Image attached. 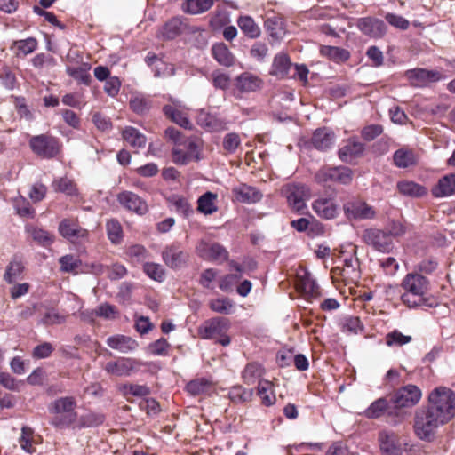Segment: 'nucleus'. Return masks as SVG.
<instances>
[{
	"label": "nucleus",
	"mask_w": 455,
	"mask_h": 455,
	"mask_svg": "<svg viewBox=\"0 0 455 455\" xmlns=\"http://www.w3.org/2000/svg\"><path fill=\"white\" fill-rule=\"evenodd\" d=\"M400 287L403 290L401 300L407 307L431 306L427 299L430 282L419 272L406 274L401 281Z\"/></svg>",
	"instance_id": "obj_1"
},
{
	"label": "nucleus",
	"mask_w": 455,
	"mask_h": 455,
	"mask_svg": "<svg viewBox=\"0 0 455 455\" xmlns=\"http://www.w3.org/2000/svg\"><path fill=\"white\" fill-rule=\"evenodd\" d=\"M77 402L74 396H62L51 402L48 411L52 415L51 424L58 428L68 427L77 419Z\"/></svg>",
	"instance_id": "obj_2"
},
{
	"label": "nucleus",
	"mask_w": 455,
	"mask_h": 455,
	"mask_svg": "<svg viewBox=\"0 0 455 455\" xmlns=\"http://www.w3.org/2000/svg\"><path fill=\"white\" fill-rule=\"evenodd\" d=\"M428 408L447 423L455 416V393L447 387L435 388L428 397Z\"/></svg>",
	"instance_id": "obj_3"
},
{
	"label": "nucleus",
	"mask_w": 455,
	"mask_h": 455,
	"mask_svg": "<svg viewBox=\"0 0 455 455\" xmlns=\"http://www.w3.org/2000/svg\"><path fill=\"white\" fill-rule=\"evenodd\" d=\"M203 145L199 140L186 139L183 142L174 145L172 149V162L179 165H186L190 162L202 159Z\"/></svg>",
	"instance_id": "obj_4"
},
{
	"label": "nucleus",
	"mask_w": 455,
	"mask_h": 455,
	"mask_svg": "<svg viewBox=\"0 0 455 455\" xmlns=\"http://www.w3.org/2000/svg\"><path fill=\"white\" fill-rule=\"evenodd\" d=\"M229 321L223 317H214L205 321L198 330L203 339H214L222 346H228L230 339L228 336Z\"/></svg>",
	"instance_id": "obj_5"
},
{
	"label": "nucleus",
	"mask_w": 455,
	"mask_h": 455,
	"mask_svg": "<svg viewBox=\"0 0 455 455\" xmlns=\"http://www.w3.org/2000/svg\"><path fill=\"white\" fill-rule=\"evenodd\" d=\"M445 424L429 408L419 410L415 415V433L422 440H430L435 429Z\"/></svg>",
	"instance_id": "obj_6"
},
{
	"label": "nucleus",
	"mask_w": 455,
	"mask_h": 455,
	"mask_svg": "<svg viewBox=\"0 0 455 455\" xmlns=\"http://www.w3.org/2000/svg\"><path fill=\"white\" fill-rule=\"evenodd\" d=\"M353 180V171L347 166H324L317 171L315 180L321 185L339 183L347 185Z\"/></svg>",
	"instance_id": "obj_7"
},
{
	"label": "nucleus",
	"mask_w": 455,
	"mask_h": 455,
	"mask_svg": "<svg viewBox=\"0 0 455 455\" xmlns=\"http://www.w3.org/2000/svg\"><path fill=\"white\" fill-rule=\"evenodd\" d=\"M405 77L413 87L425 88L431 84L444 80L446 76L436 69L416 68L405 72Z\"/></svg>",
	"instance_id": "obj_8"
},
{
	"label": "nucleus",
	"mask_w": 455,
	"mask_h": 455,
	"mask_svg": "<svg viewBox=\"0 0 455 455\" xmlns=\"http://www.w3.org/2000/svg\"><path fill=\"white\" fill-rule=\"evenodd\" d=\"M285 196L291 209L301 213L307 208L306 200L310 197V189L304 184H290L285 188Z\"/></svg>",
	"instance_id": "obj_9"
},
{
	"label": "nucleus",
	"mask_w": 455,
	"mask_h": 455,
	"mask_svg": "<svg viewBox=\"0 0 455 455\" xmlns=\"http://www.w3.org/2000/svg\"><path fill=\"white\" fill-rule=\"evenodd\" d=\"M344 214L349 220H372L376 217L375 209L359 199L347 201L343 204Z\"/></svg>",
	"instance_id": "obj_10"
},
{
	"label": "nucleus",
	"mask_w": 455,
	"mask_h": 455,
	"mask_svg": "<svg viewBox=\"0 0 455 455\" xmlns=\"http://www.w3.org/2000/svg\"><path fill=\"white\" fill-rule=\"evenodd\" d=\"M363 242L380 252H389L393 248V240L385 230L368 228L363 233Z\"/></svg>",
	"instance_id": "obj_11"
},
{
	"label": "nucleus",
	"mask_w": 455,
	"mask_h": 455,
	"mask_svg": "<svg viewBox=\"0 0 455 455\" xmlns=\"http://www.w3.org/2000/svg\"><path fill=\"white\" fill-rule=\"evenodd\" d=\"M143 365V363L140 360L130 358V357H119L116 361L108 362L104 370L108 374L116 377H127L130 376L133 371Z\"/></svg>",
	"instance_id": "obj_12"
},
{
	"label": "nucleus",
	"mask_w": 455,
	"mask_h": 455,
	"mask_svg": "<svg viewBox=\"0 0 455 455\" xmlns=\"http://www.w3.org/2000/svg\"><path fill=\"white\" fill-rule=\"evenodd\" d=\"M162 259L168 267L180 269L187 265L189 254L181 248L180 244L173 243L164 248Z\"/></svg>",
	"instance_id": "obj_13"
},
{
	"label": "nucleus",
	"mask_w": 455,
	"mask_h": 455,
	"mask_svg": "<svg viewBox=\"0 0 455 455\" xmlns=\"http://www.w3.org/2000/svg\"><path fill=\"white\" fill-rule=\"evenodd\" d=\"M29 144L33 152L41 157L52 158L55 156L60 150L57 140L52 136H35L30 140Z\"/></svg>",
	"instance_id": "obj_14"
},
{
	"label": "nucleus",
	"mask_w": 455,
	"mask_h": 455,
	"mask_svg": "<svg viewBox=\"0 0 455 455\" xmlns=\"http://www.w3.org/2000/svg\"><path fill=\"white\" fill-rule=\"evenodd\" d=\"M197 255L204 260L222 263L228 259V251L218 243L200 241L196 247Z\"/></svg>",
	"instance_id": "obj_15"
},
{
	"label": "nucleus",
	"mask_w": 455,
	"mask_h": 455,
	"mask_svg": "<svg viewBox=\"0 0 455 455\" xmlns=\"http://www.w3.org/2000/svg\"><path fill=\"white\" fill-rule=\"evenodd\" d=\"M343 267H335L331 270L333 275H340L343 281L347 283H355L360 278L359 260L355 256V249L343 259Z\"/></svg>",
	"instance_id": "obj_16"
},
{
	"label": "nucleus",
	"mask_w": 455,
	"mask_h": 455,
	"mask_svg": "<svg viewBox=\"0 0 455 455\" xmlns=\"http://www.w3.org/2000/svg\"><path fill=\"white\" fill-rule=\"evenodd\" d=\"M421 390L415 385H407L399 388L392 398L395 407H411L417 404L421 399Z\"/></svg>",
	"instance_id": "obj_17"
},
{
	"label": "nucleus",
	"mask_w": 455,
	"mask_h": 455,
	"mask_svg": "<svg viewBox=\"0 0 455 455\" xmlns=\"http://www.w3.org/2000/svg\"><path fill=\"white\" fill-rule=\"evenodd\" d=\"M58 230L61 236L73 243L86 240L89 234L78 224L76 220L71 219L62 220L59 224Z\"/></svg>",
	"instance_id": "obj_18"
},
{
	"label": "nucleus",
	"mask_w": 455,
	"mask_h": 455,
	"mask_svg": "<svg viewBox=\"0 0 455 455\" xmlns=\"http://www.w3.org/2000/svg\"><path fill=\"white\" fill-rule=\"evenodd\" d=\"M312 209L320 219L326 220L336 219L339 213V204L331 197H317L312 203Z\"/></svg>",
	"instance_id": "obj_19"
},
{
	"label": "nucleus",
	"mask_w": 455,
	"mask_h": 455,
	"mask_svg": "<svg viewBox=\"0 0 455 455\" xmlns=\"http://www.w3.org/2000/svg\"><path fill=\"white\" fill-rule=\"evenodd\" d=\"M356 26L362 33L373 38H381L387 32L385 22L371 16L360 18Z\"/></svg>",
	"instance_id": "obj_20"
},
{
	"label": "nucleus",
	"mask_w": 455,
	"mask_h": 455,
	"mask_svg": "<svg viewBox=\"0 0 455 455\" xmlns=\"http://www.w3.org/2000/svg\"><path fill=\"white\" fill-rule=\"evenodd\" d=\"M293 65L290 56L286 52H278L273 59L269 75L280 80L290 79L291 70Z\"/></svg>",
	"instance_id": "obj_21"
},
{
	"label": "nucleus",
	"mask_w": 455,
	"mask_h": 455,
	"mask_svg": "<svg viewBox=\"0 0 455 455\" xmlns=\"http://www.w3.org/2000/svg\"><path fill=\"white\" fill-rule=\"evenodd\" d=\"M117 201L126 210L133 212L139 215H143L148 211V206L146 201L131 191L119 193L117 196Z\"/></svg>",
	"instance_id": "obj_22"
},
{
	"label": "nucleus",
	"mask_w": 455,
	"mask_h": 455,
	"mask_svg": "<svg viewBox=\"0 0 455 455\" xmlns=\"http://www.w3.org/2000/svg\"><path fill=\"white\" fill-rule=\"evenodd\" d=\"M364 151V145L355 139L346 140L339 149V157L342 162L352 163L361 157Z\"/></svg>",
	"instance_id": "obj_23"
},
{
	"label": "nucleus",
	"mask_w": 455,
	"mask_h": 455,
	"mask_svg": "<svg viewBox=\"0 0 455 455\" xmlns=\"http://www.w3.org/2000/svg\"><path fill=\"white\" fill-rule=\"evenodd\" d=\"M264 28L273 40H280L286 33L285 22L282 15L272 12L264 21Z\"/></svg>",
	"instance_id": "obj_24"
},
{
	"label": "nucleus",
	"mask_w": 455,
	"mask_h": 455,
	"mask_svg": "<svg viewBox=\"0 0 455 455\" xmlns=\"http://www.w3.org/2000/svg\"><path fill=\"white\" fill-rule=\"evenodd\" d=\"M379 442L382 455H402L399 438L394 432H379Z\"/></svg>",
	"instance_id": "obj_25"
},
{
	"label": "nucleus",
	"mask_w": 455,
	"mask_h": 455,
	"mask_svg": "<svg viewBox=\"0 0 455 455\" xmlns=\"http://www.w3.org/2000/svg\"><path fill=\"white\" fill-rule=\"evenodd\" d=\"M234 199L243 204H254L262 198V194L256 188L240 184L232 189Z\"/></svg>",
	"instance_id": "obj_26"
},
{
	"label": "nucleus",
	"mask_w": 455,
	"mask_h": 455,
	"mask_svg": "<svg viewBox=\"0 0 455 455\" xmlns=\"http://www.w3.org/2000/svg\"><path fill=\"white\" fill-rule=\"evenodd\" d=\"M186 19L175 16L168 20L161 28V36L165 40H172L187 29Z\"/></svg>",
	"instance_id": "obj_27"
},
{
	"label": "nucleus",
	"mask_w": 455,
	"mask_h": 455,
	"mask_svg": "<svg viewBox=\"0 0 455 455\" xmlns=\"http://www.w3.org/2000/svg\"><path fill=\"white\" fill-rule=\"evenodd\" d=\"M263 80L251 73L243 72L236 77L235 86L241 92L258 91L263 86Z\"/></svg>",
	"instance_id": "obj_28"
},
{
	"label": "nucleus",
	"mask_w": 455,
	"mask_h": 455,
	"mask_svg": "<svg viewBox=\"0 0 455 455\" xmlns=\"http://www.w3.org/2000/svg\"><path fill=\"white\" fill-rule=\"evenodd\" d=\"M107 345L112 349L126 354L137 348L138 343L131 337L124 335H114L107 339Z\"/></svg>",
	"instance_id": "obj_29"
},
{
	"label": "nucleus",
	"mask_w": 455,
	"mask_h": 455,
	"mask_svg": "<svg viewBox=\"0 0 455 455\" xmlns=\"http://www.w3.org/2000/svg\"><path fill=\"white\" fill-rule=\"evenodd\" d=\"M197 125L200 126L206 132H221L226 129L227 123L219 118L218 116H192Z\"/></svg>",
	"instance_id": "obj_30"
},
{
	"label": "nucleus",
	"mask_w": 455,
	"mask_h": 455,
	"mask_svg": "<svg viewBox=\"0 0 455 455\" xmlns=\"http://www.w3.org/2000/svg\"><path fill=\"white\" fill-rule=\"evenodd\" d=\"M26 232L35 243L43 247L50 246L55 240L53 234L34 225H27Z\"/></svg>",
	"instance_id": "obj_31"
},
{
	"label": "nucleus",
	"mask_w": 455,
	"mask_h": 455,
	"mask_svg": "<svg viewBox=\"0 0 455 455\" xmlns=\"http://www.w3.org/2000/svg\"><path fill=\"white\" fill-rule=\"evenodd\" d=\"M455 192V174H448L441 178L432 189L435 197L450 196Z\"/></svg>",
	"instance_id": "obj_32"
},
{
	"label": "nucleus",
	"mask_w": 455,
	"mask_h": 455,
	"mask_svg": "<svg viewBox=\"0 0 455 455\" xmlns=\"http://www.w3.org/2000/svg\"><path fill=\"white\" fill-rule=\"evenodd\" d=\"M334 133L326 128L317 129L312 137V144L319 150H327L334 144Z\"/></svg>",
	"instance_id": "obj_33"
},
{
	"label": "nucleus",
	"mask_w": 455,
	"mask_h": 455,
	"mask_svg": "<svg viewBox=\"0 0 455 455\" xmlns=\"http://www.w3.org/2000/svg\"><path fill=\"white\" fill-rule=\"evenodd\" d=\"M237 25L245 36L251 39L259 38L261 35L259 26L255 22L252 17L242 15L237 19Z\"/></svg>",
	"instance_id": "obj_34"
},
{
	"label": "nucleus",
	"mask_w": 455,
	"mask_h": 455,
	"mask_svg": "<svg viewBox=\"0 0 455 455\" xmlns=\"http://www.w3.org/2000/svg\"><path fill=\"white\" fill-rule=\"evenodd\" d=\"M214 4V0H185L181 4L183 12L190 15H197L210 10Z\"/></svg>",
	"instance_id": "obj_35"
},
{
	"label": "nucleus",
	"mask_w": 455,
	"mask_h": 455,
	"mask_svg": "<svg viewBox=\"0 0 455 455\" xmlns=\"http://www.w3.org/2000/svg\"><path fill=\"white\" fill-rule=\"evenodd\" d=\"M320 53L336 63L345 62L350 58L347 50L337 46L323 45L320 48Z\"/></svg>",
	"instance_id": "obj_36"
},
{
	"label": "nucleus",
	"mask_w": 455,
	"mask_h": 455,
	"mask_svg": "<svg viewBox=\"0 0 455 455\" xmlns=\"http://www.w3.org/2000/svg\"><path fill=\"white\" fill-rule=\"evenodd\" d=\"M217 195L212 192H206L197 200V210L204 215H210L218 211L216 205Z\"/></svg>",
	"instance_id": "obj_37"
},
{
	"label": "nucleus",
	"mask_w": 455,
	"mask_h": 455,
	"mask_svg": "<svg viewBox=\"0 0 455 455\" xmlns=\"http://www.w3.org/2000/svg\"><path fill=\"white\" fill-rule=\"evenodd\" d=\"M213 58L220 64L227 67L233 65L234 56L228 46L223 44H216L212 48Z\"/></svg>",
	"instance_id": "obj_38"
},
{
	"label": "nucleus",
	"mask_w": 455,
	"mask_h": 455,
	"mask_svg": "<svg viewBox=\"0 0 455 455\" xmlns=\"http://www.w3.org/2000/svg\"><path fill=\"white\" fill-rule=\"evenodd\" d=\"M258 395L261 399L262 404L266 406H270L276 401L273 384L268 380H259L258 385Z\"/></svg>",
	"instance_id": "obj_39"
},
{
	"label": "nucleus",
	"mask_w": 455,
	"mask_h": 455,
	"mask_svg": "<svg viewBox=\"0 0 455 455\" xmlns=\"http://www.w3.org/2000/svg\"><path fill=\"white\" fill-rule=\"evenodd\" d=\"M264 374V369L257 363H248L243 371V379L245 384L252 385L258 380H261Z\"/></svg>",
	"instance_id": "obj_40"
},
{
	"label": "nucleus",
	"mask_w": 455,
	"mask_h": 455,
	"mask_svg": "<svg viewBox=\"0 0 455 455\" xmlns=\"http://www.w3.org/2000/svg\"><path fill=\"white\" fill-rule=\"evenodd\" d=\"M151 107L152 100L149 96L138 93L132 95L130 99V108L137 114L148 112L151 109Z\"/></svg>",
	"instance_id": "obj_41"
},
{
	"label": "nucleus",
	"mask_w": 455,
	"mask_h": 455,
	"mask_svg": "<svg viewBox=\"0 0 455 455\" xmlns=\"http://www.w3.org/2000/svg\"><path fill=\"white\" fill-rule=\"evenodd\" d=\"M397 189L404 196L419 197L427 194V189L413 181L403 180L398 182Z\"/></svg>",
	"instance_id": "obj_42"
},
{
	"label": "nucleus",
	"mask_w": 455,
	"mask_h": 455,
	"mask_svg": "<svg viewBox=\"0 0 455 455\" xmlns=\"http://www.w3.org/2000/svg\"><path fill=\"white\" fill-rule=\"evenodd\" d=\"M395 164L399 168H407L416 164L417 159L412 150L400 148L394 154Z\"/></svg>",
	"instance_id": "obj_43"
},
{
	"label": "nucleus",
	"mask_w": 455,
	"mask_h": 455,
	"mask_svg": "<svg viewBox=\"0 0 455 455\" xmlns=\"http://www.w3.org/2000/svg\"><path fill=\"white\" fill-rule=\"evenodd\" d=\"M122 134L123 139L133 148H143L146 145V137L133 127H126Z\"/></svg>",
	"instance_id": "obj_44"
},
{
	"label": "nucleus",
	"mask_w": 455,
	"mask_h": 455,
	"mask_svg": "<svg viewBox=\"0 0 455 455\" xmlns=\"http://www.w3.org/2000/svg\"><path fill=\"white\" fill-rule=\"evenodd\" d=\"M19 444L20 448L28 453H34L36 451V440L34 431L31 427L25 426L21 428Z\"/></svg>",
	"instance_id": "obj_45"
},
{
	"label": "nucleus",
	"mask_w": 455,
	"mask_h": 455,
	"mask_svg": "<svg viewBox=\"0 0 455 455\" xmlns=\"http://www.w3.org/2000/svg\"><path fill=\"white\" fill-rule=\"evenodd\" d=\"M91 66L87 63H83L78 67L68 66L66 68L67 74L74 79L80 81L83 84H88L91 81V76L88 73Z\"/></svg>",
	"instance_id": "obj_46"
},
{
	"label": "nucleus",
	"mask_w": 455,
	"mask_h": 455,
	"mask_svg": "<svg viewBox=\"0 0 455 455\" xmlns=\"http://www.w3.org/2000/svg\"><path fill=\"white\" fill-rule=\"evenodd\" d=\"M91 318L100 317L104 319H115L118 315L116 307L108 303L100 304L96 309L90 313Z\"/></svg>",
	"instance_id": "obj_47"
},
{
	"label": "nucleus",
	"mask_w": 455,
	"mask_h": 455,
	"mask_svg": "<svg viewBox=\"0 0 455 455\" xmlns=\"http://www.w3.org/2000/svg\"><path fill=\"white\" fill-rule=\"evenodd\" d=\"M23 269L24 267L22 262L20 260L13 259L6 267L5 273L4 275V279L9 283H12L19 278Z\"/></svg>",
	"instance_id": "obj_48"
},
{
	"label": "nucleus",
	"mask_w": 455,
	"mask_h": 455,
	"mask_svg": "<svg viewBox=\"0 0 455 455\" xmlns=\"http://www.w3.org/2000/svg\"><path fill=\"white\" fill-rule=\"evenodd\" d=\"M143 271L151 279L163 282L165 278L164 268L157 263L147 262L143 265Z\"/></svg>",
	"instance_id": "obj_49"
},
{
	"label": "nucleus",
	"mask_w": 455,
	"mask_h": 455,
	"mask_svg": "<svg viewBox=\"0 0 455 455\" xmlns=\"http://www.w3.org/2000/svg\"><path fill=\"white\" fill-rule=\"evenodd\" d=\"M121 390L124 396L128 397L129 395L136 396V397H144L150 394V389L146 385H139V384H124L122 386Z\"/></svg>",
	"instance_id": "obj_50"
},
{
	"label": "nucleus",
	"mask_w": 455,
	"mask_h": 455,
	"mask_svg": "<svg viewBox=\"0 0 455 455\" xmlns=\"http://www.w3.org/2000/svg\"><path fill=\"white\" fill-rule=\"evenodd\" d=\"M387 401L385 398H379L373 402L364 411V415L369 419H377L384 414L387 409Z\"/></svg>",
	"instance_id": "obj_51"
},
{
	"label": "nucleus",
	"mask_w": 455,
	"mask_h": 455,
	"mask_svg": "<svg viewBox=\"0 0 455 455\" xmlns=\"http://www.w3.org/2000/svg\"><path fill=\"white\" fill-rule=\"evenodd\" d=\"M252 389H246L241 386L233 387L229 391V398L234 403H245L251 400Z\"/></svg>",
	"instance_id": "obj_52"
},
{
	"label": "nucleus",
	"mask_w": 455,
	"mask_h": 455,
	"mask_svg": "<svg viewBox=\"0 0 455 455\" xmlns=\"http://www.w3.org/2000/svg\"><path fill=\"white\" fill-rule=\"evenodd\" d=\"M106 228L108 239L113 243H119L123 238V229L120 222L116 220H108Z\"/></svg>",
	"instance_id": "obj_53"
},
{
	"label": "nucleus",
	"mask_w": 455,
	"mask_h": 455,
	"mask_svg": "<svg viewBox=\"0 0 455 455\" xmlns=\"http://www.w3.org/2000/svg\"><path fill=\"white\" fill-rule=\"evenodd\" d=\"M60 271L64 273H76V269L81 266V260L74 255H65L60 258Z\"/></svg>",
	"instance_id": "obj_54"
},
{
	"label": "nucleus",
	"mask_w": 455,
	"mask_h": 455,
	"mask_svg": "<svg viewBox=\"0 0 455 455\" xmlns=\"http://www.w3.org/2000/svg\"><path fill=\"white\" fill-rule=\"evenodd\" d=\"M411 341V337L399 331H393L386 335V344L388 347H401Z\"/></svg>",
	"instance_id": "obj_55"
},
{
	"label": "nucleus",
	"mask_w": 455,
	"mask_h": 455,
	"mask_svg": "<svg viewBox=\"0 0 455 455\" xmlns=\"http://www.w3.org/2000/svg\"><path fill=\"white\" fill-rule=\"evenodd\" d=\"M210 308L220 314H229L233 308L232 301L228 298L212 299Z\"/></svg>",
	"instance_id": "obj_56"
},
{
	"label": "nucleus",
	"mask_w": 455,
	"mask_h": 455,
	"mask_svg": "<svg viewBox=\"0 0 455 455\" xmlns=\"http://www.w3.org/2000/svg\"><path fill=\"white\" fill-rule=\"evenodd\" d=\"M210 382L205 379H197L188 383L186 388L193 395H198L208 391Z\"/></svg>",
	"instance_id": "obj_57"
},
{
	"label": "nucleus",
	"mask_w": 455,
	"mask_h": 455,
	"mask_svg": "<svg viewBox=\"0 0 455 455\" xmlns=\"http://www.w3.org/2000/svg\"><path fill=\"white\" fill-rule=\"evenodd\" d=\"M189 110L183 102L172 98L163 108V112L165 115L185 114V112Z\"/></svg>",
	"instance_id": "obj_58"
},
{
	"label": "nucleus",
	"mask_w": 455,
	"mask_h": 455,
	"mask_svg": "<svg viewBox=\"0 0 455 455\" xmlns=\"http://www.w3.org/2000/svg\"><path fill=\"white\" fill-rule=\"evenodd\" d=\"M104 416L95 412H88L80 418V424L84 427H96L102 424Z\"/></svg>",
	"instance_id": "obj_59"
},
{
	"label": "nucleus",
	"mask_w": 455,
	"mask_h": 455,
	"mask_svg": "<svg viewBox=\"0 0 455 455\" xmlns=\"http://www.w3.org/2000/svg\"><path fill=\"white\" fill-rule=\"evenodd\" d=\"M14 44L20 52L29 54L37 48L38 44L36 38L28 37L27 39L18 40Z\"/></svg>",
	"instance_id": "obj_60"
},
{
	"label": "nucleus",
	"mask_w": 455,
	"mask_h": 455,
	"mask_svg": "<svg viewBox=\"0 0 455 455\" xmlns=\"http://www.w3.org/2000/svg\"><path fill=\"white\" fill-rule=\"evenodd\" d=\"M362 330L363 325L361 323L359 317L349 316L345 318L344 323L342 324L343 332L358 333V331Z\"/></svg>",
	"instance_id": "obj_61"
},
{
	"label": "nucleus",
	"mask_w": 455,
	"mask_h": 455,
	"mask_svg": "<svg viewBox=\"0 0 455 455\" xmlns=\"http://www.w3.org/2000/svg\"><path fill=\"white\" fill-rule=\"evenodd\" d=\"M385 19L391 26L402 30H406L410 27V22L408 20L395 13H387Z\"/></svg>",
	"instance_id": "obj_62"
},
{
	"label": "nucleus",
	"mask_w": 455,
	"mask_h": 455,
	"mask_svg": "<svg viewBox=\"0 0 455 455\" xmlns=\"http://www.w3.org/2000/svg\"><path fill=\"white\" fill-rule=\"evenodd\" d=\"M53 186L55 190L63 192L67 195H73L76 193V185L68 178H61L54 181Z\"/></svg>",
	"instance_id": "obj_63"
},
{
	"label": "nucleus",
	"mask_w": 455,
	"mask_h": 455,
	"mask_svg": "<svg viewBox=\"0 0 455 455\" xmlns=\"http://www.w3.org/2000/svg\"><path fill=\"white\" fill-rule=\"evenodd\" d=\"M268 53V47L265 43L256 42L250 50L251 58L258 61H263Z\"/></svg>",
	"instance_id": "obj_64"
}]
</instances>
